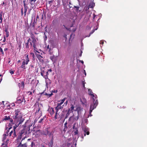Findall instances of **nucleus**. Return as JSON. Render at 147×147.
Masks as SVG:
<instances>
[{
	"mask_svg": "<svg viewBox=\"0 0 147 147\" xmlns=\"http://www.w3.org/2000/svg\"><path fill=\"white\" fill-rule=\"evenodd\" d=\"M88 90V94L90 95L91 97L92 98V100L93 101V103L91 104L90 109V116H92V115L90 114L92 112V110L95 108L96 106L97 105L98 101L97 99V97L96 95L94 94H93L92 90L90 89H89Z\"/></svg>",
	"mask_w": 147,
	"mask_h": 147,
	"instance_id": "f257e3e1",
	"label": "nucleus"
},
{
	"mask_svg": "<svg viewBox=\"0 0 147 147\" xmlns=\"http://www.w3.org/2000/svg\"><path fill=\"white\" fill-rule=\"evenodd\" d=\"M80 109V107H78L77 108L76 111H78V112L74 113L72 116L71 117L69 118V121L73 122V121L78 120L79 118V111Z\"/></svg>",
	"mask_w": 147,
	"mask_h": 147,
	"instance_id": "f03ea898",
	"label": "nucleus"
},
{
	"mask_svg": "<svg viewBox=\"0 0 147 147\" xmlns=\"http://www.w3.org/2000/svg\"><path fill=\"white\" fill-rule=\"evenodd\" d=\"M29 43H30L31 46H33L34 49H36L37 44V39L36 38L32 37V39L29 38L28 40V42L26 43L27 45Z\"/></svg>",
	"mask_w": 147,
	"mask_h": 147,
	"instance_id": "7ed1b4c3",
	"label": "nucleus"
},
{
	"mask_svg": "<svg viewBox=\"0 0 147 147\" xmlns=\"http://www.w3.org/2000/svg\"><path fill=\"white\" fill-rule=\"evenodd\" d=\"M41 75L46 79V83L47 88H48V86L51 83L50 80L48 78L47 76L48 75V71H47L45 73H44V71H42L41 73Z\"/></svg>",
	"mask_w": 147,
	"mask_h": 147,
	"instance_id": "20e7f679",
	"label": "nucleus"
},
{
	"mask_svg": "<svg viewBox=\"0 0 147 147\" xmlns=\"http://www.w3.org/2000/svg\"><path fill=\"white\" fill-rule=\"evenodd\" d=\"M7 134H4L3 135L2 139L3 142L1 147H7V145L8 144L9 141V139L7 138Z\"/></svg>",
	"mask_w": 147,
	"mask_h": 147,
	"instance_id": "39448f33",
	"label": "nucleus"
},
{
	"mask_svg": "<svg viewBox=\"0 0 147 147\" xmlns=\"http://www.w3.org/2000/svg\"><path fill=\"white\" fill-rule=\"evenodd\" d=\"M19 111L18 110H17L15 111V115L13 117L16 122L20 121L22 118V116L19 115Z\"/></svg>",
	"mask_w": 147,
	"mask_h": 147,
	"instance_id": "423d86ee",
	"label": "nucleus"
},
{
	"mask_svg": "<svg viewBox=\"0 0 147 147\" xmlns=\"http://www.w3.org/2000/svg\"><path fill=\"white\" fill-rule=\"evenodd\" d=\"M27 130L26 129H24L21 131L20 133V137H19V138L20 139L22 138V141L27 137Z\"/></svg>",
	"mask_w": 147,
	"mask_h": 147,
	"instance_id": "0eeeda50",
	"label": "nucleus"
},
{
	"mask_svg": "<svg viewBox=\"0 0 147 147\" xmlns=\"http://www.w3.org/2000/svg\"><path fill=\"white\" fill-rule=\"evenodd\" d=\"M10 120L11 121V123H9L8 124V126L7 125H6V129L5 131V133L4 134H7L8 135V133L9 131V130L12 128V125L14 124L12 122V121L11 120H12L10 119Z\"/></svg>",
	"mask_w": 147,
	"mask_h": 147,
	"instance_id": "6e6552de",
	"label": "nucleus"
},
{
	"mask_svg": "<svg viewBox=\"0 0 147 147\" xmlns=\"http://www.w3.org/2000/svg\"><path fill=\"white\" fill-rule=\"evenodd\" d=\"M21 123V122L20 121L18 124H16L13 127V130L14 131H13L12 130H11V131L9 133V136H12V137L14 138L16 136V133L15 132V129L17 128L20 124Z\"/></svg>",
	"mask_w": 147,
	"mask_h": 147,
	"instance_id": "1a4fd4ad",
	"label": "nucleus"
},
{
	"mask_svg": "<svg viewBox=\"0 0 147 147\" xmlns=\"http://www.w3.org/2000/svg\"><path fill=\"white\" fill-rule=\"evenodd\" d=\"M53 47H49V45L45 47V49L47 50H48V52L50 55L52 54L53 53Z\"/></svg>",
	"mask_w": 147,
	"mask_h": 147,
	"instance_id": "9d476101",
	"label": "nucleus"
},
{
	"mask_svg": "<svg viewBox=\"0 0 147 147\" xmlns=\"http://www.w3.org/2000/svg\"><path fill=\"white\" fill-rule=\"evenodd\" d=\"M78 127V124L76 123H74L73 127V129L76 130V131H75L74 132V134L76 135L77 134H78V130L77 129Z\"/></svg>",
	"mask_w": 147,
	"mask_h": 147,
	"instance_id": "9b49d317",
	"label": "nucleus"
},
{
	"mask_svg": "<svg viewBox=\"0 0 147 147\" xmlns=\"http://www.w3.org/2000/svg\"><path fill=\"white\" fill-rule=\"evenodd\" d=\"M63 107H62L61 105H59L57 104V105L56 107V115L55 117V119H56L57 118V115L58 114L57 113L59 109H60L63 108Z\"/></svg>",
	"mask_w": 147,
	"mask_h": 147,
	"instance_id": "f8f14e48",
	"label": "nucleus"
},
{
	"mask_svg": "<svg viewBox=\"0 0 147 147\" xmlns=\"http://www.w3.org/2000/svg\"><path fill=\"white\" fill-rule=\"evenodd\" d=\"M74 107L73 105H71V107L69 109L67 113L66 116H69V113L73 112V111L74 110Z\"/></svg>",
	"mask_w": 147,
	"mask_h": 147,
	"instance_id": "ddd939ff",
	"label": "nucleus"
},
{
	"mask_svg": "<svg viewBox=\"0 0 147 147\" xmlns=\"http://www.w3.org/2000/svg\"><path fill=\"white\" fill-rule=\"evenodd\" d=\"M50 59L52 61L53 63H55L57 61L56 57H55L54 55H53L51 56L50 58Z\"/></svg>",
	"mask_w": 147,
	"mask_h": 147,
	"instance_id": "4468645a",
	"label": "nucleus"
},
{
	"mask_svg": "<svg viewBox=\"0 0 147 147\" xmlns=\"http://www.w3.org/2000/svg\"><path fill=\"white\" fill-rule=\"evenodd\" d=\"M83 130L85 132V134H84V136H85L86 135V134L87 135H88L89 134V129H88V128H87V127H85V128H84V129Z\"/></svg>",
	"mask_w": 147,
	"mask_h": 147,
	"instance_id": "2eb2a0df",
	"label": "nucleus"
},
{
	"mask_svg": "<svg viewBox=\"0 0 147 147\" xmlns=\"http://www.w3.org/2000/svg\"><path fill=\"white\" fill-rule=\"evenodd\" d=\"M25 56L26 58V59L25 61L26 64L27 65L28 64V62L29 61L28 55L26 54L25 55Z\"/></svg>",
	"mask_w": 147,
	"mask_h": 147,
	"instance_id": "dca6fc26",
	"label": "nucleus"
},
{
	"mask_svg": "<svg viewBox=\"0 0 147 147\" xmlns=\"http://www.w3.org/2000/svg\"><path fill=\"white\" fill-rule=\"evenodd\" d=\"M23 61L22 62V64L21 66V67L22 68L25 69L26 68L25 66V64H26L25 60L24 59H23Z\"/></svg>",
	"mask_w": 147,
	"mask_h": 147,
	"instance_id": "f3484780",
	"label": "nucleus"
},
{
	"mask_svg": "<svg viewBox=\"0 0 147 147\" xmlns=\"http://www.w3.org/2000/svg\"><path fill=\"white\" fill-rule=\"evenodd\" d=\"M66 98H64L61 101H59V103H58L57 104L59 105H61L64 102Z\"/></svg>",
	"mask_w": 147,
	"mask_h": 147,
	"instance_id": "a211bd4d",
	"label": "nucleus"
},
{
	"mask_svg": "<svg viewBox=\"0 0 147 147\" xmlns=\"http://www.w3.org/2000/svg\"><path fill=\"white\" fill-rule=\"evenodd\" d=\"M27 145L26 143L22 144L21 143H20L19 145L16 147H26Z\"/></svg>",
	"mask_w": 147,
	"mask_h": 147,
	"instance_id": "6ab92c4d",
	"label": "nucleus"
},
{
	"mask_svg": "<svg viewBox=\"0 0 147 147\" xmlns=\"http://www.w3.org/2000/svg\"><path fill=\"white\" fill-rule=\"evenodd\" d=\"M36 0H29V2L30 4L32 5L33 7V5H34V3Z\"/></svg>",
	"mask_w": 147,
	"mask_h": 147,
	"instance_id": "aec40b11",
	"label": "nucleus"
},
{
	"mask_svg": "<svg viewBox=\"0 0 147 147\" xmlns=\"http://www.w3.org/2000/svg\"><path fill=\"white\" fill-rule=\"evenodd\" d=\"M81 101L83 104H85L86 102V100L84 98H82L80 99Z\"/></svg>",
	"mask_w": 147,
	"mask_h": 147,
	"instance_id": "412c9836",
	"label": "nucleus"
},
{
	"mask_svg": "<svg viewBox=\"0 0 147 147\" xmlns=\"http://www.w3.org/2000/svg\"><path fill=\"white\" fill-rule=\"evenodd\" d=\"M17 101L18 103H21L23 101V99L22 98H20L18 97L17 98Z\"/></svg>",
	"mask_w": 147,
	"mask_h": 147,
	"instance_id": "4be33fe9",
	"label": "nucleus"
},
{
	"mask_svg": "<svg viewBox=\"0 0 147 147\" xmlns=\"http://www.w3.org/2000/svg\"><path fill=\"white\" fill-rule=\"evenodd\" d=\"M95 6V4L94 3L92 2L90 3L89 5V7L90 8L93 7Z\"/></svg>",
	"mask_w": 147,
	"mask_h": 147,
	"instance_id": "5701e85b",
	"label": "nucleus"
},
{
	"mask_svg": "<svg viewBox=\"0 0 147 147\" xmlns=\"http://www.w3.org/2000/svg\"><path fill=\"white\" fill-rule=\"evenodd\" d=\"M24 14L25 15L27 12V7L26 6V4L25 3H24Z\"/></svg>",
	"mask_w": 147,
	"mask_h": 147,
	"instance_id": "b1692460",
	"label": "nucleus"
},
{
	"mask_svg": "<svg viewBox=\"0 0 147 147\" xmlns=\"http://www.w3.org/2000/svg\"><path fill=\"white\" fill-rule=\"evenodd\" d=\"M45 94L48 97H49L53 95V93H51V94L46 93Z\"/></svg>",
	"mask_w": 147,
	"mask_h": 147,
	"instance_id": "393cba45",
	"label": "nucleus"
},
{
	"mask_svg": "<svg viewBox=\"0 0 147 147\" xmlns=\"http://www.w3.org/2000/svg\"><path fill=\"white\" fill-rule=\"evenodd\" d=\"M9 119V121H10V122H11V121H10V119H11V120H12V121H13V120H12V119H10L9 118V117H5V120H8V119Z\"/></svg>",
	"mask_w": 147,
	"mask_h": 147,
	"instance_id": "a878e982",
	"label": "nucleus"
},
{
	"mask_svg": "<svg viewBox=\"0 0 147 147\" xmlns=\"http://www.w3.org/2000/svg\"><path fill=\"white\" fill-rule=\"evenodd\" d=\"M0 51L3 54L4 53H3V49L2 48H1L0 47Z\"/></svg>",
	"mask_w": 147,
	"mask_h": 147,
	"instance_id": "bb28decb",
	"label": "nucleus"
},
{
	"mask_svg": "<svg viewBox=\"0 0 147 147\" xmlns=\"http://www.w3.org/2000/svg\"><path fill=\"white\" fill-rule=\"evenodd\" d=\"M0 20H1L0 23H1L2 22V15L1 14V15H0Z\"/></svg>",
	"mask_w": 147,
	"mask_h": 147,
	"instance_id": "cd10ccee",
	"label": "nucleus"
},
{
	"mask_svg": "<svg viewBox=\"0 0 147 147\" xmlns=\"http://www.w3.org/2000/svg\"><path fill=\"white\" fill-rule=\"evenodd\" d=\"M2 80V76L1 74L0 75V82H1Z\"/></svg>",
	"mask_w": 147,
	"mask_h": 147,
	"instance_id": "c85d7f7f",
	"label": "nucleus"
},
{
	"mask_svg": "<svg viewBox=\"0 0 147 147\" xmlns=\"http://www.w3.org/2000/svg\"><path fill=\"white\" fill-rule=\"evenodd\" d=\"M94 31H95V30H92V32L90 33V34L89 35V36H88V37L90 36V34H92V33H93L94 32Z\"/></svg>",
	"mask_w": 147,
	"mask_h": 147,
	"instance_id": "c756f323",
	"label": "nucleus"
},
{
	"mask_svg": "<svg viewBox=\"0 0 147 147\" xmlns=\"http://www.w3.org/2000/svg\"><path fill=\"white\" fill-rule=\"evenodd\" d=\"M53 92H57V91H56V90L55 91V90H52V91L51 92L52 93Z\"/></svg>",
	"mask_w": 147,
	"mask_h": 147,
	"instance_id": "7c9ffc66",
	"label": "nucleus"
},
{
	"mask_svg": "<svg viewBox=\"0 0 147 147\" xmlns=\"http://www.w3.org/2000/svg\"><path fill=\"white\" fill-rule=\"evenodd\" d=\"M76 144H75V145L73 144L72 145H71V147H76Z\"/></svg>",
	"mask_w": 147,
	"mask_h": 147,
	"instance_id": "2f4dec72",
	"label": "nucleus"
},
{
	"mask_svg": "<svg viewBox=\"0 0 147 147\" xmlns=\"http://www.w3.org/2000/svg\"><path fill=\"white\" fill-rule=\"evenodd\" d=\"M10 73L11 74H14V72L13 71H11Z\"/></svg>",
	"mask_w": 147,
	"mask_h": 147,
	"instance_id": "473e14b6",
	"label": "nucleus"
},
{
	"mask_svg": "<svg viewBox=\"0 0 147 147\" xmlns=\"http://www.w3.org/2000/svg\"><path fill=\"white\" fill-rule=\"evenodd\" d=\"M9 36V34H8V32L7 33H6V37H8Z\"/></svg>",
	"mask_w": 147,
	"mask_h": 147,
	"instance_id": "72a5a7b5",
	"label": "nucleus"
},
{
	"mask_svg": "<svg viewBox=\"0 0 147 147\" xmlns=\"http://www.w3.org/2000/svg\"><path fill=\"white\" fill-rule=\"evenodd\" d=\"M6 40V39H5V37L4 36V40H3V41L4 42H5Z\"/></svg>",
	"mask_w": 147,
	"mask_h": 147,
	"instance_id": "f704fd0d",
	"label": "nucleus"
},
{
	"mask_svg": "<svg viewBox=\"0 0 147 147\" xmlns=\"http://www.w3.org/2000/svg\"><path fill=\"white\" fill-rule=\"evenodd\" d=\"M67 101H66L65 102L64 104H65V105H66L67 104Z\"/></svg>",
	"mask_w": 147,
	"mask_h": 147,
	"instance_id": "c9c22d12",
	"label": "nucleus"
},
{
	"mask_svg": "<svg viewBox=\"0 0 147 147\" xmlns=\"http://www.w3.org/2000/svg\"><path fill=\"white\" fill-rule=\"evenodd\" d=\"M84 74L85 75V76H86V72L85 70H84Z\"/></svg>",
	"mask_w": 147,
	"mask_h": 147,
	"instance_id": "e433bc0d",
	"label": "nucleus"
},
{
	"mask_svg": "<svg viewBox=\"0 0 147 147\" xmlns=\"http://www.w3.org/2000/svg\"><path fill=\"white\" fill-rule=\"evenodd\" d=\"M96 16V15L94 14H93V19H94Z\"/></svg>",
	"mask_w": 147,
	"mask_h": 147,
	"instance_id": "4c0bfd02",
	"label": "nucleus"
},
{
	"mask_svg": "<svg viewBox=\"0 0 147 147\" xmlns=\"http://www.w3.org/2000/svg\"><path fill=\"white\" fill-rule=\"evenodd\" d=\"M42 119H40V120L39 121V122L41 123V122L42 121Z\"/></svg>",
	"mask_w": 147,
	"mask_h": 147,
	"instance_id": "58836bf2",
	"label": "nucleus"
},
{
	"mask_svg": "<svg viewBox=\"0 0 147 147\" xmlns=\"http://www.w3.org/2000/svg\"><path fill=\"white\" fill-rule=\"evenodd\" d=\"M104 43V42L102 41H100V43L102 44H103Z\"/></svg>",
	"mask_w": 147,
	"mask_h": 147,
	"instance_id": "ea45409f",
	"label": "nucleus"
},
{
	"mask_svg": "<svg viewBox=\"0 0 147 147\" xmlns=\"http://www.w3.org/2000/svg\"><path fill=\"white\" fill-rule=\"evenodd\" d=\"M52 71V70L51 69H49L48 70V71H49L50 72H51Z\"/></svg>",
	"mask_w": 147,
	"mask_h": 147,
	"instance_id": "a19ab883",
	"label": "nucleus"
},
{
	"mask_svg": "<svg viewBox=\"0 0 147 147\" xmlns=\"http://www.w3.org/2000/svg\"><path fill=\"white\" fill-rule=\"evenodd\" d=\"M7 49H8L7 48H5L4 49V51H6V50H7Z\"/></svg>",
	"mask_w": 147,
	"mask_h": 147,
	"instance_id": "79ce46f5",
	"label": "nucleus"
},
{
	"mask_svg": "<svg viewBox=\"0 0 147 147\" xmlns=\"http://www.w3.org/2000/svg\"><path fill=\"white\" fill-rule=\"evenodd\" d=\"M70 146H71V144H70L69 143L68 144V146L69 147Z\"/></svg>",
	"mask_w": 147,
	"mask_h": 147,
	"instance_id": "37998d69",
	"label": "nucleus"
},
{
	"mask_svg": "<svg viewBox=\"0 0 147 147\" xmlns=\"http://www.w3.org/2000/svg\"><path fill=\"white\" fill-rule=\"evenodd\" d=\"M74 36V35L73 34H71L70 35V37L71 38V36Z\"/></svg>",
	"mask_w": 147,
	"mask_h": 147,
	"instance_id": "c03bdc74",
	"label": "nucleus"
},
{
	"mask_svg": "<svg viewBox=\"0 0 147 147\" xmlns=\"http://www.w3.org/2000/svg\"><path fill=\"white\" fill-rule=\"evenodd\" d=\"M28 93H29V95H31L32 94V93L30 92H28Z\"/></svg>",
	"mask_w": 147,
	"mask_h": 147,
	"instance_id": "a18cd8bd",
	"label": "nucleus"
},
{
	"mask_svg": "<svg viewBox=\"0 0 147 147\" xmlns=\"http://www.w3.org/2000/svg\"><path fill=\"white\" fill-rule=\"evenodd\" d=\"M20 60H18V61L17 62H18V63H20Z\"/></svg>",
	"mask_w": 147,
	"mask_h": 147,
	"instance_id": "49530a36",
	"label": "nucleus"
},
{
	"mask_svg": "<svg viewBox=\"0 0 147 147\" xmlns=\"http://www.w3.org/2000/svg\"><path fill=\"white\" fill-rule=\"evenodd\" d=\"M81 62L82 64H83V63H84V62H83V61H81Z\"/></svg>",
	"mask_w": 147,
	"mask_h": 147,
	"instance_id": "de8ad7c7",
	"label": "nucleus"
},
{
	"mask_svg": "<svg viewBox=\"0 0 147 147\" xmlns=\"http://www.w3.org/2000/svg\"><path fill=\"white\" fill-rule=\"evenodd\" d=\"M5 32H6V33L8 32L7 30H5Z\"/></svg>",
	"mask_w": 147,
	"mask_h": 147,
	"instance_id": "09e8293b",
	"label": "nucleus"
},
{
	"mask_svg": "<svg viewBox=\"0 0 147 147\" xmlns=\"http://www.w3.org/2000/svg\"><path fill=\"white\" fill-rule=\"evenodd\" d=\"M42 147H45L44 145H42Z\"/></svg>",
	"mask_w": 147,
	"mask_h": 147,
	"instance_id": "8fccbe9b",
	"label": "nucleus"
},
{
	"mask_svg": "<svg viewBox=\"0 0 147 147\" xmlns=\"http://www.w3.org/2000/svg\"><path fill=\"white\" fill-rule=\"evenodd\" d=\"M2 102L3 103V105H4V101H2Z\"/></svg>",
	"mask_w": 147,
	"mask_h": 147,
	"instance_id": "3c124183",
	"label": "nucleus"
},
{
	"mask_svg": "<svg viewBox=\"0 0 147 147\" xmlns=\"http://www.w3.org/2000/svg\"><path fill=\"white\" fill-rule=\"evenodd\" d=\"M40 57H42L41 56H40L38 57V58H39Z\"/></svg>",
	"mask_w": 147,
	"mask_h": 147,
	"instance_id": "603ef678",
	"label": "nucleus"
},
{
	"mask_svg": "<svg viewBox=\"0 0 147 147\" xmlns=\"http://www.w3.org/2000/svg\"><path fill=\"white\" fill-rule=\"evenodd\" d=\"M22 13H23V11H22Z\"/></svg>",
	"mask_w": 147,
	"mask_h": 147,
	"instance_id": "864d4df0",
	"label": "nucleus"
},
{
	"mask_svg": "<svg viewBox=\"0 0 147 147\" xmlns=\"http://www.w3.org/2000/svg\"><path fill=\"white\" fill-rule=\"evenodd\" d=\"M76 29H75L74 30V31H76Z\"/></svg>",
	"mask_w": 147,
	"mask_h": 147,
	"instance_id": "5fc2aeb1",
	"label": "nucleus"
},
{
	"mask_svg": "<svg viewBox=\"0 0 147 147\" xmlns=\"http://www.w3.org/2000/svg\"><path fill=\"white\" fill-rule=\"evenodd\" d=\"M30 147H32V144L31 145V146Z\"/></svg>",
	"mask_w": 147,
	"mask_h": 147,
	"instance_id": "6e6d98bb",
	"label": "nucleus"
},
{
	"mask_svg": "<svg viewBox=\"0 0 147 147\" xmlns=\"http://www.w3.org/2000/svg\"><path fill=\"white\" fill-rule=\"evenodd\" d=\"M83 86L84 87V84L83 83Z\"/></svg>",
	"mask_w": 147,
	"mask_h": 147,
	"instance_id": "4d7b16f0",
	"label": "nucleus"
},
{
	"mask_svg": "<svg viewBox=\"0 0 147 147\" xmlns=\"http://www.w3.org/2000/svg\"><path fill=\"white\" fill-rule=\"evenodd\" d=\"M52 111H53V113L54 112V111L53 110V109H52Z\"/></svg>",
	"mask_w": 147,
	"mask_h": 147,
	"instance_id": "13d9d810",
	"label": "nucleus"
},
{
	"mask_svg": "<svg viewBox=\"0 0 147 147\" xmlns=\"http://www.w3.org/2000/svg\"><path fill=\"white\" fill-rule=\"evenodd\" d=\"M2 38V37H1V39H0V40H1Z\"/></svg>",
	"mask_w": 147,
	"mask_h": 147,
	"instance_id": "bf43d9fd",
	"label": "nucleus"
},
{
	"mask_svg": "<svg viewBox=\"0 0 147 147\" xmlns=\"http://www.w3.org/2000/svg\"><path fill=\"white\" fill-rule=\"evenodd\" d=\"M51 144H53L52 140V142H51Z\"/></svg>",
	"mask_w": 147,
	"mask_h": 147,
	"instance_id": "052dcab7",
	"label": "nucleus"
},
{
	"mask_svg": "<svg viewBox=\"0 0 147 147\" xmlns=\"http://www.w3.org/2000/svg\"><path fill=\"white\" fill-rule=\"evenodd\" d=\"M14 105V103H12V105Z\"/></svg>",
	"mask_w": 147,
	"mask_h": 147,
	"instance_id": "680f3d73",
	"label": "nucleus"
},
{
	"mask_svg": "<svg viewBox=\"0 0 147 147\" xmlns=\"http://www.w3.org/2000/svg\"><path fill=\"white\" fill-rule=\"evenodd\" d=\"M14 105V103H12V105Z\"/></svg>",
	"mask_w": 147,
	"mask_h": 147,
	"instance_id": "e2e57ef3",
	"label": "nucleus"
},
{
	"mask_svg": "<svg viewBox=\"0 0 147 147\" xmlns=\"http://www.w3.org/2000/svg\"><path fill=\"white\" fill-rule=\"evenodd\" d=\"M97 28H97L95 30H97Z\"/></svg>",
	"mask_w": 147,
	"mask_h": 147,
	"instance_id": "0e129e2a",
	"label": "nucleus"
}]
</instances>
